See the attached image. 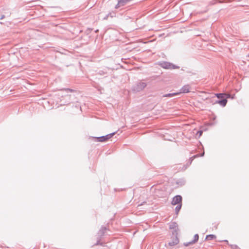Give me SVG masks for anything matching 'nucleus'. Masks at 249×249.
I'll return each instance as SVG.
<instances>
[{"instance_id": "bb28decb", "label": "nucleus", "mask_w": 249, "mask_h": 249, "mask_svg": "<svg viewBox=\"0 0 249 249\" xmlns=\"http://www.w3.org/2000/svg\"><path fill=\"white\" fill-rule=\"evenodd\" d=\"M224 242H227V243H228V240H224Z\"/></svg>"}, {"instance_id": "412c9836", "label": "nucleus", "mask_w": 249, "mask_h": 249, "mask_svg": "<svg viewBox=\"0 0 249 249\" xmlns=\"http://www.w3.org/2000/svg\"><path fill=\"white\" fill-rule=\"evenodd\" d=\"M110 14V13H109L104 18V20H107V19L108 17L109 16V15Z\"/></svg>"}, {"instance_id": "20e7f679", "label": "nucleus", "mask_w": 249, "mask_h": 249, "mask_svg": "<svg viewBox=\"0 0 249 249\" xmlns=\"http://www.w3.org/2000/svg\"><path fill=\"white\" fill-rule=\"evenodd\" d=\"M116 133V132H112L111 133L108 134L105 136H103L98 137H95V139L97 140L98 142H104L107 141L108 139L111 138L113 136H114Z\"/></svg>"}, {"instance_id": "5701e85b", "label": "nucleus", "mask_w": 249, "mask_h": 249, "mask_svg": "<svg viewBox=\"0 0 249 249\" xmlns=\"http://www.w3.org/2000/svg\"><path fill=\"white\" fill-rule=\"evenodd\" d=\"M197 133L199 134V135L200 136L202 135L203 131L202 130H199L197 132Z\"/></svg>"}, {"instance_id": "9b49d317", "label": "nucleus", "mask_w": 249, "mask_h": 249, "mask_svg": "<svg viewBox=\"0 0 249 249\" xmlns=\"http://www.w3.org/2000/svg\"><path fill=\"white\" fill-rule=\"evenodd\" d=\"M186 183L185 180L183 178H179L177 179L176 181V183L178 187L182 186L184 185Z\"/></svg>"}, {"instance_id": "cd10ccee", "label": "nucleus", "mask_w": 249, "mask_h": 249, "mask_svg": "<svg viewBox=\"0 0 249 249\" xmlns=\"http://www.w3.org/2000/svg\"><path fill=\"white\" fill-rule=\"evenodd\" d=\"M210 125H213L214 124L213 123H211L210 124Z\"/></svg>"}, {"instance_id": "1a4fd4ad", "label": "nucleus", "mask_w": 249, "mask_h": 249, "mask_svg": "<svg viewBox=\"0 0 249 249\" xmlns=\"http://www.w3.org/2000/svg\"><path fill=\"white\" fill-rule=\"evenodd\" d=\"M190 89L191 87L188 84L183 86L180 89V91L178 92L179 94L180 93H186L189 92L190 91Z\"/></svg>"}, {"instance_id": "2eb2a0df", "label": "nucleus", "mask_w": 249, "mask_h": 249, "mask_svg": "<svg viewBox=\"0 0 249 249\" xmlns=\"http://www.w3.org/2000/svg\"><path fill=\"white\" fill-rule=\"evenodd\" d=\"M181 206H182V204H178V205L176 207L175 210L176 214H178L179 211H180V210L181 208Z\"/></svg>"}, {"instance_id": "a878e982", "label": "nucleus", "mask_w": 249, "mask_h": 249, "mask_svg": "<svg viewBox=\"0 0 249 249\" xmlns=\"http://www.w3.org/2000/svg\"><path fill=\"white\" fill-rule=\"evenodd\" d=\"M109 16L111 18H113V17L115 16L114 14V15H112L111 13H110V14L109 15Z\"/></svg>"}, {"instance_id": "393cba45", "label": "nucleus", "mask_w": 249, "mask_h": 249, "mask_svg": "<svg viewBox=\"0 0 249 249\" xmlns=\"http://www.w3.org/2000/svg\"><path fill=\"white\" fill-rule=\"evenodd\" d=\"M5 17L4 15H1L0 18V19H2L3 18H4Z\"/></svg>"}, {"instance_id": "ddd939ff", "label": "nucleus", "mask_w": 249, "mask_h": 249, "mask_svg": "<svg viewBox=\"0 0 249 249\" xmlns=\"http://www.w3.org/2000/svg\"><path fill=\"white\" fill-rule=\"evenodd\" d=\"M179 95V92H173L171 93L166 94L163 95L164 97H172L175 95Z\"/></svg>"}, {"instance_id": "6ab92c4d", "label": "nucleus", "mask_w": 249, "mask_h": 249, "mask_svg": "<svg viewBox=\"0 0 249 249\" xmlns=\"http://www.w3.org/2000/svg\"><path fill=\"white\" fill-rule=\"evenodd\" d=\"M100 240H99V239H97V242L94 244V245L95 246H97V245H102V243L100 242Z\"/></svg>"}, {"instance_id": "9d476101", "label": "nucleus", "mask_w": 249, "mask_h": 249, "mask_svg": "<svg viewBox=\"0 0 249 249\" xmlns=\"http://www.w3.org/2000/svg\"><path fill=\"white\" fill-rule=\"evenodd\" d=\"M227 99L224 97L221 99L216 100L215 101V104H218L222 107H225L227 103Z\"/></svg>"}, {"instance_id": "7ed1b4c3", "label": "nucleus", "mask_w": 249, "mask_h": 249, "mask_svg": "<svg viewBox=\"0 0 249 249\" xmlns=\"http://www.w3.org/2000/svg\"><path fill=\"white\" fill-rule=\"evenodd\" d=\"M146 85V83L140 82L134 85L132 88V89L134 92H140L143 90Z\"/></svg>"}, {"instance_id": "6e6552de", "label": "nucleus", "mask_w": 249, "mask_h": 249, "mask_svg": "<svg viewBox=\"0 0 249 249\" xmlns=\"http://www.w3.org/2000/svg\"><path fill=\"white\" fill-rule=\"evenodd\" d=\"M172 241L168 242V245L169 246H174L177 245L179 243V239L178 236H173L172 235Z\"/></svg>"}, {"instance_id": "aec40b11", "label": "nucleus", "mask_w": 249, "mask_h": 249, "mask_svg": "<svg viewBox=\"0 0 249 249\" xmlns=\"http://www.w3.org/2000/svg\"><path fill=\"white\" fill-rule=\"evenodd\" d=\"M231 247L232 249H236L238 248L237 246L236 245H231Z\"/></svg>"}, {"instance_id": "423d86ee", "label": "nucleus", "mask_w": 249, "mask_h": 249, "mask_svg": "<svg viewBox=\"0 0 249 249\" xmlns=\"http://www.w3.org/2000/svg\"><path fill=\"white\" fill-rule=\"evenodd\" d=\"M182 197L180 195L175 196L172 199L171 204L173 205H176L179 204H182Z\"/></svg>"}, {"instance_id": "0eeeda50", "label": "nucleus", "mask_w": 249, "mask_h": 249, "mask_svg": "<svg viewBox=\"0 0 249 249\" xmlns=\"http://www.w3.org/2000/svg\"><path fill=\"white\" fill-rule=\"evenodd\" d=\"M199 239V235L198 234H196L194 235V239L192 240L191 241L188 242H185L183 243V245L186 246H189L190 245H193L196 242H197Z\"/></svg>"}, {"instance_id": "f03ea898", "label": "nucleus", "mask_w": 249, "mask_h": 249, "mask_svg": "<svg viewBox=\"0 0 249 249\" xmlns=\"http://www.w3.org/2000/svg\"><path fill=\"white\" fill-rule=\"evenodd\" d=\"M169 228L172 230V235L173 236H178L179 229L178 224L176 222H172L169 223Z\"/></svg>"}, {"instance_id": "39448f33", "label": "nucleus", "mask_w": 249, "mask_h": 249, "mask_svg": "<svg viewBox=\"0 0 249 249\" xmlns=\"http://www.w3.org/2000/svg\"><path fill=\"white\" fill-rule=\"evenodd\" d=\"M107 231L109 230L106 227L102 226L97 233V239L101 240L102 237L105 235Z\"/></svg>"}, {"instance_id": "f3484780", "label": "nucleus", "mask_w": 249, "mask_h": 249, "mask_svg": "<svg viewBox=\"0 0 249 249\" xmlns=\"http://www.w3.org/2000/svg\"><path fill=\"white\" fill-rule=\"evenodd\" d=\"M120 0H118V3L115 5V8L116 9L119 8L120 6H124V3H120Z\"/></svg>"}, {"instance_id": "f257e3e1", "label": "nucleus", "mask_w": 249, "mask_h": 249, "mask_svg": "<svg viewBox=\"0 0 249 249\" xmlns=\"http://www.w3.org/2000/svg\"><path fill=\"white\" fill-rule=\"evenodd\" d=\"M158 64L163 69L166 70H174L179 68V66L168 61H160L158 62Z\"/></svg>"}, {"instance_id": "a211bd4d", "label": "nucleus", "mask_w": 249, "mask_h": 249, "mask_svg": "<svg viewBox=\"0 0 249 249\" xmlns=\"http://www.w3.org/2000/svg\"><path fill=\"white\" fill-rule=\"evenodd\" d=\"M234 95H231L229 93H226V95H225V98L227 99L228 98H231V99H233L234 98Z\"/></svg>"}, {"instance_id": "4468645a", "label": "nucleus", "mask_w": 249, "mask_h": 249, "mask_svg": "<svg viewBox=\"0 0 249 249\" xmlns=\"http://www.w3.org/2000/svg\"><path fill=\"white\" fill-rule=\"evenodd\" d=\"M215 96L217 97L218 99H221L224 97H225L226 93H218L215 94Z\"/></svg>"}, {"instance_id": "b1692460", "label": "nucleus", "mask_w": 249, "mask_h": 249, "mask_svg": "<svg viewBox=\"0 0 249 249\" xmlns=\"http://www.w3.org/2000/svg\"><path fill=\"white\" fill-rule=\"evenodd\" d=\"M99 73L100 74H101V75H102V74H103L104 73V71H99Z\"/></svg>"}, {"instance_id": "f8f14e48", "label": "nucleus", "mask_w": 249, "mask_h": 249, "mask_svg": "<svg viewBox=\"0 0 249 249\" xmlns=\"http://www.w3.org/2000/svg\"><path fill=\"white\" fill-rule=\"evenodd\" d=\"M204 153H205L204 151H203L200 155L197 154V155H194L193 157H191L189 159V162L188 163V166H189V165H190L191 164L192 162L193 161V160H194V159L195 158L198 157H203L204 155Z\"/></svg>"}, {"instance_id": "4be33fe9", "label": "nucleus", "mask_w": 249, "mask_h": 249, "mask_svg": "<svg viewBox=\"0 0 249 249\" xmlns=\"http://www.w3.org/2000/svg\"><path fill=\"white\" fill-rule=\"evenodd\" d=\"M65 90L67 91H70V92H73L74 91V90H73L72 89H65Z\"/></svg>"}, {"instance_id": "dca6fc26", "label": "nucleus", "mask_w": 249, "mask_h": 249, "mask_svg": "<svg viewBox=\"0 0 249 249\" xmlns=\"http://www.w3.org/2000/svg\"><path fill=\"white\" fill-rule=\"evenodd\" d=\"M216 238V236L214 234H209L206 237L205 240H213Z\"/></svg>"}]
</instances>
